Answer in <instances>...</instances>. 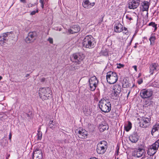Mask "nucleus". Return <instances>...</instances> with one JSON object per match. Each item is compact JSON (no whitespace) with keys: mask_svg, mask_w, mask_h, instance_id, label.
Listing matches in <instances>:
<instances>
[{"mask_svg":"<svg viewBox=\"0 0 159 159\" xmlns=\"http://www.w3.org/2000/svg\"><path fill=\"white\" fill-rule=\"evenodd\" d=\"M98 105L101 110L105 113H108L111 110V104L105 99H101L99 102Z\"/></svg>","mask_w":159,"mask_h":159,"instance_id":"nucleus-1","label":"nucleus"},{"mask_svg":"<svg viewBox=\"0 0 159 159\" xmlns=\"http://www.w3.org/2000/svg\"><path fill=\"white\" fill-rule=\"evenodd\" d=\"M96 42L92 35H88L85 37L83 39V44L84 47L91 48L95 46Z\"/></svg>","mask_w":159,"mask_h":159,"instance_id":"nucleus-2","label":"nucleus"},{"mask_svg":"<svg viewBox=\"0 0 159 159\" xmlns=\"http://www.w3.org/2000/svg\"><path fill=\"white\" fill-rule=\"evenodd\" d=\"M51 91L49 88H40L39 90L40 97L43 100L47 99L51 95Z\"/></svg>","mask_w":159,"mask_h":159,"instance_id":"nucleus-3","label":"nucleus"},{"mask_svg":"<svg viewBox=\"0 0 159 159\" xmlns=\"http://www.w3.org/2000/svg\"><path fill=\"white\" fill-rule=\"evenodd\" d=\"M107 81L110 84L116 83L118 80L117 74L114 71H109L107 73L106 76Z\"/></svg>","mask_w":159,"mask_h":159,"instance_id":"nucleus-4","label":"nucleus"},{"mask_svg":"<svg viewBox=\"0 0 159 159\" xmlns=\"http://www.w3.org/2000/svg\"><path fill=\"white\" fill-rule=\"evenodd\" d=\"M85 58L84 55L81 53L73 54L70 57V60L76 64H81Z\"/></svg>","mask_w":159,"mask_h":159,"instance_id":"nucleus-5","label":"nucleus"},{"mask_svg":"<svg viewBox=\"0 0 159 159\" xmlns=\"http://www.w3.org/2000/svg\"><path fill=\"white\" fill-rule=\"evenodd\" d=\"M107 148V143L105 141L100 142L97 145L96 149L98 153L100 154H104Z\"/></svg>","mask_w":159,"mask_h":159,"instance_id":"nucleus-6","label":"nucleus"},{"mask_svg":"<svg viewBox=\"0 0 159 159\" xmlns=\"http://www.w3.org/2000/svg\"><path fill=\"white\" fill-rule=\"evenodd\" d=\"M159 147V139H158L155 143L149 147L147 153L150 156L154 155L157 152Z\"/></svg>","mask_w":159,"mask_h":159,"instance_id":"nucleus-7","label":"nucleus"},{"mask_svg":"<svg viewBox=\"0 0 159 159\" xmlns=\"http://www.w3.org/2000/svg\"><path fill=\"white\" fill-rule=\"evenodd\" d=\"M153 91L150 89H143L140 92L141 97L144 99H148L151 97L152 95Z\"/></svg>","mask_w":159,"mask_h":159,"instance_id":"nucleus-8","label":"nucleus"},{"mask_svg":"<svg viewBox=\"0 0 159 159\" xmlns=\"http://www.w3.org/2000/svg\"><path fill=\"white\" fill-rule=\"evenodd\" d=\"M151 119L150 118L143 117L140 120L139 123V126L143 128L148 127L150 124Z\"/></svg>","mask_w":159,"mask_h":159,"instance_id":"nucleus-9","label":"nucleus"},{"mask_svg":"<svg viewBox=\"0 0 159 159\" xmlns=\"http://www.w3.org/2000/svg\"><path fill=\"white\" fill-rule=\"evenodd\" d=\"M145 152L144 149L140 148L135 149L133 152L132 155L135 157H140L142 156L143 158L145 156Z\"/></svg>","mask_w":159,"mask_h":159,"instance_id":"nucleus-10","label":"nucleus"},{"mask_svg":"<svg viewBox=\"0 0 159 159\" xmlns=\"http://www.w3.org/2000/svg\"><path fill=\"white\" fill-rule=\"evenodd\" d=\"M90 90L92 91H94L98 83V81L96 76L92 77L89 80Z\"/></svg>","mask_w":159,"mask_h":159,"instance_id":"nucleus-11","label":"nucleus"},{"mask_svg":"<svg viewBox=\"0 0 159 159\" xmlns=\"http://www.w3.org/2000/svg\"><path fill=\"white\" fill-rule=\"evenodd\" d=\"M121 86L119 84L114 85L113 87V89L114 92L111 94L112 96H114V99H116L119 96V93L121 91Z\"/></svg>","mask_w":159,"mask_h":159,"instance_id":"nucleus-12","label":"nucleus"},{"mask_svg":"<svg viewBox=\"0 0 159 159\" xmlns=\"http://www.w3.org/2000/svg\"><path fill=\"white\" fill-rule=\"evenodd\" d=\"M43 154L41 149H35L33 152V159H43Z\"/></svg>","mask_w":159,"mask_h":159,"instance_id":"nucleus-13","label":"nucleus"},{"mask_svg":"<svg viewBox=\"0 0 159 159\" xmlns=\"http://www.w3.org/2000/svg\"><path fill=\"white\" fill-rule=\"evenodd\" d=\"M75 133L81 139H84L86 138L87 136V132L84 129H77Z\"/></svg>","mask_w":159,"mask_h":159,"instance_id":"nucleus-14","label":"nucleus"},{"mask_svg":"<svg viewBox=\"0 0 159 159\" xmlns=\"http://www.w3.org/2000/svg\"><path fill=\"white\" fill-rule=\"evenodd\" d=\"M36 34L35 32H30L29 33L28 36L25 39L26 43H29L34 42L36 39Z\"/></svg>","mask_w":159,"mask_h":159,"instance_id":"nucleus-15","label":"nucleus"},{"mask_svg":"<svg viewBox=\"0 0 159 159\" xmlns=\"http://www.w3.org/2000/svg\"><path fill=\"white\" fill-rule=\"evenodd\" d=\"M140 3V0H132L129 3V7L130 9H136L139 6Z\"/></svg>","mask_w":159,"mask_h":159,"instance_id":"nucleus-16","label":"nucleus"},{"mask_svg":"<svg viewBox=\"0 0 159 159\" xmlns=\"http://www.w3.org/2000/svg\"><path fill=\"white\" fill-rule=\"evenodd\" d=\"M149 68V72L151 75H152L159 70V65L157 63H153L150 65Z\"/></svg>","mask_w":159,"mask_h":159,"instance_id":"nucleus-17","label":"nucleus"},{"mask_svg":"<svg viewBox=\"0 0 159 159\" xmlns=\"http://www.w3.org/2000/svg\"><path fill=\"white\" fill-rule=\"evenodd\" d=\"M139 136L136 132H134L129 136V140L132 143H136L139 139Z\"/></svg>","mask_w":159,"mask_h":159,"instance_id":"nucleus-18","label":"nucleus"},{"mask_svg":"<svg viewBox=\"0 0 159 159\" xmlns=\"http://www.w3.org/2000/svg\"><path fill=\"white\" fill-rule=\"evenodd\" d=\"M9 34V32H7L3 34L0 36V44L1 45H4V43L7 41L8 36Z\"/></svg>","mask_w":159,"mask_h":159,"instance_id":"nucleus-19","label":"nucleus"},{"mask_svg":"<svg viewBox=\"0 0 159 159\" xmlns=\"http://www.w3.org/2000/svg\"><path fill=\"white\" fill-rule=\"evenodd\" d=\"M82 5L84 8L89 9L92 7L94 5L95 3H90L89 0H84Z\"/></svg>","mask_w":159,"mask_h":159,"instance_id":"nucleus-20","label":"nucleus"},{"mask_svg":"<svg viewBox=\"0 0 159 159\" xmlns=\"http://www.w3.org/2000/svg\"><path fill=\"white\" fill-rule=\"evenodd\" d=\"M80 30V27L78 25H75L72 26L71 29L68 30V32L70 34H73L77 33Z\"/></svg>","mask_w":159,"mask_h":159,"instance_id":"nucleus-21","label":"nucleus"},{"mask_svg":"<svg viewBox=\"0 0 159 159\" xmlns=\"http://www.w3.org/2000/svg\"><path fill=\"white\" fill-rule=\"evenodd\" d=\"M150 3L148 1H144L141 4L142 9L143 11H147V15L148 16V11Z\"/></svg>","mask_w":159,"mask_h":159,"instance_id":"nucleus-22","label":"nucleus"},{"mask_svg":"<svg viewBox=\"0 0 159 159\" xmlns=\"http://www.w3.org/2000/svg\"><path fill=\"white\" fill-rule=\"evenodd\" d=\"M123 26L120 23H116L114 27V30L116 33H120L123 30Z\"/></svg>","mask_w":159,"mask_h":159,"instance_id":"nucleus-23","label":"nucleus"},{"mask_svg":"<svg viewBox=\"0 0 159 159\" xmlns=\"http://www.w3.org/2000/svg\"><path fill=\"white\" fill-rule=\"evenodd\" d=\"M151 133L152 136L155 135L156 134H159V124H156L153 126Z\"/></svg>","mask_w":159,"mask_h":159,"instance_id":"nucleus-24","label":"nucleus"},{"mask_svg":"<svg viewBox=\"0 0 159 159\" xmlns=\"http://www.w3.org/2000/svg\"><path fill=\"white\" fill-rule=\"evenodd\" d=\"M58 125V123L55 121L50 120L49 123V127L52 129H55Z\"/></svg>","mask_w":159,"mask_h":159,"instance_id":"nucleus-25","label":"nucleus"},{"mask_svg":"<svg viewBox=\"0 0 159 159\" xmlns=\"http://www.w3.org/2000/svg\"><path fill=\"white\" fill-rule=\"evenodd\" d=\"M99 128L100 131L103 132L107 129H108V127L107 125L101 124L100 125Z\"/></svg>","mask_w":159,"mask_h":159,"instance_id":"nucleus-26","label":"nucleus"},{"mask_svg":"<svg viewBox=\"0 0 159 159\" xmlns=\"http://www.w3.org/2000/svg\"><path fill=\"white\" fill-rule=\"evenodd\" d=\"M83 112L86 116H88L90 114V112L87 107L83 108Z\"/></svg>","mask_w":159,"mask_h":159,"instance_id":"nucleus-27","label":"nucleus"},{"mask_svg":"<svg viewBox=\"0 0 159 159\" xmlns=\"http://www.w3.org/2000/svg\"><path fill=\"white\" fill-rule=\"evenodd\" d=\"M132 124L130 121H128V124L125 126V129L127 132L129 131L131 128Z\"/></svg>","mask_w":159,"mask_h":159,"instance_id":"nucleus-28","label":"nucleus"},{"mask_svg":"<svg viewBox=\"0 0 159 159\" xmlns=\"http://www.w3.org/2000/svg\"><path fill=\"white\" fill-rule=\"evenodd\" d=\"M156 39V37L154 35H151L149 40L150 42V45H153L154 44L155 41Z\"/></svg>","mask_w":159,"mask_h":159,"instance_id":"nucleus-29","label":"nucleus"},{"mask_svg":"<svg viewBox=\"0 0 159 159\" xmlns=\"http://www.w3.org/2000/svg\"><path fill=\"white\" fill-rule=\"evenodd\" d=\"M38 133L37 136H38L37 140H41L42 139V132L40 131V128H39L38 130Z\"/></svg>","mask_w":159,"mask_h":159,"instance_id":"nucleus-30","label":"nucleus"},{"mask_svg":"<svg viewBox=\"0 0 159 159\" xmlns=\"http://www.w3.org/2000/svg\"><path fill=\"white\" fill-rule=\"evenodd\" d=\"M79 64H73L70 66V70H74L76 69H78L80 68V66H78Z\"/></svg>","mask_w":159,"mask_h":159,"instance_id":"nucleus-31","label":"nucleus"},{"mask_svg":"<svg viewBox=\"0 0 159 159\" xmlns=\"http://www.w3.org/2000/svg\"><path fill=\"white\" fill-rule=\"evenodd\" d=\"M149 26H152L153 27L155 28V29L156 30L157 29V25L155 23L153 22H151L148 24Z\"/></svg>","mask_w":159,"mask_h":159,"instance_id":"nucleus-32","label":"nucleus"},{"mask_svg":"<svg viewBox=\"0 0 159 159\" xmlns=\"http://www.w3.org/2000/svg\"><path fill=\"white\" fill-rule=\"evenodd\" d=\"M123 86L125 88H127L129 86V83L127 80H125V83H123Z\"/></svg>","mask_w":159,"mask_h":159,"instance_id":"nucleus-33","label":"nucleus"},{"mask_svg":"<svg viewBox=\"0 0 159 159\" xmlns=\"http://www.w3.org/2000/svg\"><path fill=\"white\" fill-rule=\"evenodd\" d=\"M39 11L38 8H37L36 11H32L30 13V15H33L35 14L36 13H38Z\"/></svg>","mask_w":159,"mask_h":159,"instance_id":"nucleus-34","label":"nucleus"},{"mask_svg":"<svg viewBox=\"0 0 159 159\" xmlns=\"http://www.w3.org/2000/svg\"><path fill=\"white\" fill-rule=\"evenodd\" d=\"M39 2L41 3V7L42 9L44 8V0H39Z\"/></svg>","mask_w":159,"mask_h":159,"instance_id":"nucleus-35","label":"nucleus"},{"mask_svg":"<svg viewBox=\"0 0 159 159\" xmlns=\"http://www.w3.org/2000/svg\"><path fill=\"white\" fill-rule=\"evenodd\" d=\"M117 68H120L123 67L124 66V65L123 64L120 63H119L118 64H117Z\"/></svg>","mask_w":159,"mask_h":159,"instance_id":"nucleus-36","label":"nucleus"},{"mask_svg":"<svg viewBox=\"0 0 159 159\" xmlns=\"http://www.w3.org/2000/svg\"><path fill=\"white\" fill-rule=\"evenodd\" d=\"M122 31H123V32L125 34H126V33H127L128 32V30L127 28H126L124 27V29H123Z\"/></svg>","mask_w":159,"mask_h":159,"instance_id":"nucleus-37","label":"nucleus"},{"mask_svg":"<svg viewBox=\"0 0 159 159\" xmlns=\"http://www.w3.org/2000/svg\"><path fill=\"white\" fill-rule=\"evenodd\" d=\"M126 17L127 19H128L130 21L132 20V18L131 16L129 15H127L126 16Z\"/></svg>","mask_w":159,"mask_h":159,"instance_id":"nucleus-38","label":"nucleus"},{"mask_svg":"<svg viewBox=\"0 0 159 159\" xmlns=\"http://www.w3.org/2000/svg\"><path fill=\"white\" fill-rule=\"evenodd\" d=\"M143 79L142 78H139L138 80V83L139 84H140L143 83Z\"/></svg>","mask_w":159,"mask_h":159,"instance_id":"nucleus-39","label":"nucleus"},{"mask_svg":"<svg viewBox=\"0 0 159 159\" xmlns=\"http://www.w3.org/2000/svg\"><path fill=\"white\" fill-rule=\"evenodd\" d=\"M48 40L50 43H53V39L52 38H49Z\"/></svg>","mask_w":159,"mask_h":159,"instance_id":"nucleus-40","label":"nucleus"},{"mask_svg":"<svg viewBox=\"0 0 159 159\" xmlns=\"http://www.w3.org/2000/svg\"><path fill=\"white\" fill-rule=\"evenodd\" d=\"M12 136V134L11 132H10L9 135V139L10 141H11V138Z\"/></svg>","mask_w":159,"mask_h":159,"instance_id":"nucleus-41","label":"nucleus"},{"mask_svg":"<svg viewBox=\"0 0 159 159\" xmlns=\"http://www.w3.org/2000/svg\"><path fill=\"white\" fill-rule=\"evenodd\" d=\"M115 113V112H114L111 111V115H112V116H110V117H111V118H112V117H113V115H114V114Z\"/></svg>","mask_w":159,"mask_h":159,"instance_id":"nucleus-42","label":"nucleus"},{"mask_svg":"<svg viewBox=\"0 0 159 159\" xmlns=\"http://www.w3.org/2000/svg\"><path fill=\"white\" fill-rule=\"evenodd\" d=\"M45 79L44 78H43L41 79V82H44L45 81Z\"/></svg>","mask_w":159,"mask_h":159,"instance_id":"nucleus-43","label":"nucleus"},{"mask_svg":"<svg viewBox=\"0 0 159 159\" xmlns=\"http://www.w3.org/2000/svg\"><path fill=\"white\" fill-rule=\"evenodd\" d=\"M133 67L134 69V70L137 71V66H133Z\"/></svg>","mask_w":159,"mask_h":159,"instance_id":"nucleus-44","label":"nucleus"},{"mask_svg":"<svg viewBox=\"0 0 159 159\" xmlns=\"http://www.w3.org/2000/svg\"><path fill=\"white\" fill-rule=\"evenodd\" d=\"M155 157H153V156L150 157L147 159H155Z\"/></svg>","mask_w":159,"mask_h":159,"instance_id":"nucleus-45","label":"nucleus"},{"mask_svg":"<svg viewBox=\"0 0 159 159\" xmlns=\"http://www.w3.org/2000/svg\"><path fill=\"white\" fill-rule=\"evenodd\" d=\"M103 55L104 56H107L108 55V52H105L104 54Z\"/></svg>","mask_w":159,"mask_h":159,"instance_id":"nucleus-46","label":"nucleus"},{"mask_svg":"<svg viewBox=\"0 0 159 159\" xmlns=\"http://www.w3.org/2000/svg\"><path fill=\"white\" fill-rule=\"evenodd\" d=\"M20 1L23 3H25V0H20Z\"/></svg>","mask_w":159,"mask_h":159,"instance_id":"nucleus-47","label":"nucleus"},{"mask_svg":"<svg viewBox=\"0 0 159 159\" xmlns=\"http://www.w3.org/2000/svg\"><path fill=\"white\" fill-rule=\"evenodd\" d=\"M29 75H30V74H27L25 76H26V77H27L29 76Z\"/></svg>","mask_w":159,"mask_h":159,"instance_id":"nucleus-48","label":"nucleus"},{"mask_svg":"<svg viewBox=\"0 0 159 159\" xmlns=\"http://www.w3.org/2000/svg\"><path fill=\"white\" fill-rule=\"evenodd\" d=\"M26 116L28 117H29V115L28 114L26 113Z\"/></svg>","mask_w":159,"mask_h":159,"instance_id":"nucleus-49","label":"nucleus"},{"mask_svg":"<svg viewBox=\"0 0 159 159\" xmlns=\"http://www.w3.org/2000/svg\"><path fill=\"white\" fill-rule=\"evenodd\" d=\"M132 42V39L131 40V41H130V42L129 43V45H130L131 44Z\"/></svg>","mask_w":159,"mask_h":159,"instance_id":"nucleus-50","label":"nucleus"},{"mask_svg":"<svg viewBox=\"0 0 159 159\" xmlns=\"http://www.w3.org/2000/svg\"><path fill=\"white\" fill-rule=\"evenodd\" d=\"M2 77L1 76H0V80L2 79Z\"/></svg>","mask_w":159,"mask_h":159,"instance_id":"nucleus-51","label":"nucleus"},{"mask_svg":"<svg viewBox=\"0 0 159 159\" xmlns=\"http://www.w3.org/2000/svg\"><path fill=\"white\" fill-rule=\"evenodd\" d=\"M129 93H130V92H129L128 93V95H127V96H129Z\"/></svg>","mask_w":159,"mask_h":159,"instance_id":"nucleus-52","label":"nucleus"},{"mask_svg":"<svg viewBox=\"0 0 159 159\" xmlns=\"http://www.w3.org/2000/svg\"><path fill=\"white\" fill-rule=\"evenodd\" d=\"M134 48H136V47H137V46H136V45H135V46H134Z\"/></svg>","mask_w":159,"mask_h":159,"instance_id":"nucleus-53","label":"nucleus"},{"mask_svg":"<svg viewBox=\"0 0 159 159\" xmlns=\"http://www.w3.org/2000/svg\"><path fill=\"white\" fill-rule=\"evenodd\" d=\"M140 75H140V74H139V76H140Z\"/></svg>","mask_w":159,"mask_h":159,"instance_id":"nucleus-54","label":"nucleus"},{"mask_svg":"<svg viewBox=\"0 0 159 159\" xmlns=\"http://www.w3.org/2000/svg\"><path fill=\"white\" fill-rule=\"evenodd\" d=\"M61 30V29H60L59 30V31H60Z\"/></svg>","mask_w":159,"mask_h":159,"instance_id":"nucleus-55","label":"nucleus"}]
</instances>
